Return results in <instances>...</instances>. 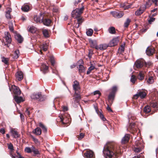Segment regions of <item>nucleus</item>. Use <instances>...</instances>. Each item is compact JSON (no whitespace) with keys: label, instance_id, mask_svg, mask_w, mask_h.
<instances>
[{"label":"nucleus","instance_id":"obj_1","mask_svg":"<svg viewBox=\"0 0 158 158\" xmlns=\"http://www.w3.org/2000/svg\"><path fill=\"white\" fill-rule=\"evenodd\" d=\"M118 152L115 146L110 143L106 144L103 150L104 155L106 158H112L114 154Z\"/></svg>","mask_w":158,"mask_h":158},{"label":"nucleus","instance_id":"obj_2","mask_svg":"<svg viewBox=\"0 0 158 158\" xmlns=\"http://www.w3.org/2000/svg\"><path fill=\"white\" fill-rule=\"evenodd\" d=\"M84 6L80 8H76L73 10L71 13V16L74 18H77L79 17L81 14L83 13L84 10Z\"/></svg>","mask_w":158,"mask_h":158},{"label":"nucleus","instance_id":"obj_3","mask_svg":"<svg viewBox=\"0 0 158 158\" xmlns=\"http://www.w3.org/2000/svg\"><path fill=\"white\" fill-rule=\"evenodd\" d=\"M31 97L32 99H36L40 101H43L45 99V98L42 96L41 93H33L31 95Z\"/></svg>","mask_w":158,"mask_h":158},{"label":"nucleus","instance_id":"obj_4","mask_svg":"<svg viewBox=\"0 0 158 158\" xmlns=\"http://www.w3.org/2000/svg\"><path fill=\"white\" fill-rule=\"evenodd\" d=\"M144 65L147 66V64L144 60L142 59H139L137 60L135 62L134 65V68L139 69L141 68Z\"/></svg>","mask_w":158,"mask_h":158},{"label":"nucleus","instance_id":"obj_5","mask_svg":"<svg viewBox=\"0 0 158 158\" xmlns=\"http://www.w3.org/2000/svg\"><path fill=\"white\" fill-rule=\"evenodd\" d=\"M5 39L6 43L5 44L9 47V45L10 44L11 42V36L10 33L8 32H5Z\"/></svg>","mask_w":158,"mask_h":158},{"label":"nucleus","instance_id":"obj_6","mask_svg":"<svg viewBox=\"0 0 158 158\" xmlns=\"http://www.w3.org/2000/svg\"><path fill=\"white\" fill-rule=\"evenodd\" d=\"M146 95V93L143 91H140L137 92V93L133 96V98L137 99L139 97H140L141 98H144Z\"/></svg>","mask_w":158,"mask_h":158},{"label":"nucleus","instance_id":"obj_7","mask_svg":"<svg viewBox=\"0 0 158 158\" xmlns=\"http://www.w3.org/2000/svg\"><path fill=\"white\" fill-rule=\"evenodd\" d=\"M10 132L11 133V135L14 138H19V136L18 132L15 128L10 127Z\"/></svg>","mask_w":158,"mask_h":158},{"label":"nucleus","instance_id":"obj_8","mask_svg":"<svg viewBox=\"0 0 158 158\" xmlns=\"http://www.w3.org/2000/svg\"><path fill=\"white\" fill-rule=\"evenodd\" d=\"M110 13L112 15L113 17L118 19L122 17L124 14L123 12H117L115 11H111Z\"/></svg>","mask_w":158,"mask_h":158},{"label":"nucleus","instance_id":"obj_9","mask_svg":"<svg viewBox=\"0 0 158 158\" xmlns=\"http://www.w3.org/2000/svg\"><path fill=\"white\" fill-rule=\"evenodd\" d=\"M8 148L10 150V154L12 158H18V156L15 154H13V152L14 150V147L13 144L10 143L7 144Z\"/></svg>","mask_w":158,"mask_h":158},{"label":"nucleus","instance_id":"obj_10","mask_svg":"<svg viewBox=\"0 0 158 158\" xmlns=\"http://www.w3.org/2000/svg\"><path fill=\"white\" fill-rule=\"evenodd\" d=\"M118 41L119 40L118 37L113 38L108 44L109 47H111L117 45Z\"/></svg>","mask_w":158,"mask_h":158},{"label":"nucleus","instance_id":"obj_11","mask_svg":"<svg viewBox=\"0 0 158 158\" xmlns=\"http://www.w3.org/2000/svg\"><path fill=\"white\" fill-rule=\"evenodd\" d=\"M82 60H79L77 64V67L78 68L79 72L80 73H83L85 71V69L83 66L81 64H80V62L82 63Z\"/></svg>","mask_w":158,"mask_h":158},{"label":"nucleus","instance_id":"obj_12","mask_svg":"<svg viewBox=\"0 0 158 158\" xmlns=\"http://www.w3.org/2000/svg\"><path fill=\"white\" fill-rule=\"evenodd\" d=\"M44 15L43 14H40V16H35L34 17V20L37 23L42 22Z\"/></svg>","mask_w":158,"mask_h":158},{"label":"nucleus","instance_id":"obj_13","mask_svg":"<svg viewBox=\"0 0 158 158\" xmlns=\"http://www.w3.org/2000/svg\"><path fill=\"white\" fill-rule=\"evenodd\" d=\"M89 42L91 47L94 48L97 50H98V45L97 42L96 40H90L89 41Z\"/></svg>","mask_w":158,"mask_h":158},{"label":"nucleus","instance_id":"obj_14","mask_svg":"<svg viewBox=\"0 0 158 158\" xmlns=\"http://www.w3.org/2000/svg\"><path fill=\"white\" fill-rule=\"evenodd\" d=\"M12 88L13 89V92L15 95H20L21 94V91L19 87L15 85L12 86Z\"/></svg>","mask_w":158,"mask_h":158},{"label":"nucleus","instance_id":"obj_15","mask_svg":"<svg viewBox=\"0 0 158 158\" xmlns=\"http://www.w3.org/2000/svg\"><path fill=\"white\" fill-rule=\"evenodd\" d=\"M73 88L75 92H77L80 89V88L79 85V83L77 81L73 82Z\"/></svg>","mask_w":158,"mask_h":158},{"label":"nucleus","instance_id":"obj_16","mask_svg":"<svg viewBox=\"0 0 158 158\" xmlns=\"http://www.w3.org/2000/svg\"><path fill=\"white\" fill-rule=\"evenodd\" d=\"M130 138V135L129 134H126L123 138L121 140V142L122 144H125L127 143Z\"/></svg>","mask_w":158,"mask_h":158},{"label":"nucleus","instance_id":"obj_17","mask_svg":"<svg viewBox=\"0 0 158 158\" xmlns=\"http://www.w3.org/2000/svg\"><path fill=\"white\" fill-rule=\"evenodd\" d=\"M15 76L17 79L19 81H20L23 79V73L22 71H20L17 72Z\"/></svg>","mask_w":158,"mask_h":158},{"label":"nucleus","instance_id":"obj_18","mask_svg":"<svg viewBox=\"0 0 158 158\" xmlns=\"http://www.w3.org/2000/svg\"><path fill=\"white\" fill-rule=\"evenodd\" d=\"M146 9L145 6H141L139 9L135 12V15H139L142 14Z\"/></svg>","mask_w":158,"mask_h":158},{"label":"nucleus","instance_id":"obj_19","mask_svg":"<svg viewBox=\"0 0 158 158\" xmlns=\"http://www.w3.org/2000/svg\"><path fill=\"white\" fill-rule=\"evenodd\" d=\"M94 155L93 152L91 150L87 151L84 154V156L85 158L92 157Z\"/></svg>","mask_w":158,"mask_h":158},{"label":"nucleus","instance_id":"obj_20","mask_svg":"<svg viewBox=\"0 0 158 158\" xmlns=\"http://www.w3.org/2000/svg\"><path fill=\"white\" fill-rule=\"evenodd\" d=\"M109 47L108 44H101L98 46L97 50H106Z\"/></svg>","mask_w":158,"mask_h":158},{"label":"nucleus","instance_id":"obj_21","mask_svg":"<svg viewBox=\"0 0 158 158\" xmlns=\"http://www.w3.org/2000/svg\"><path fill=\"white\" fill-rule=\"evenodd\" d=\"M48 66L44 64H42L40 67V71H42L44 73H46L48 70Z\"/></svg>","mask_w":158,"mask_h":158},{"label":"nucleus","instance_id":"obj_22","mask_svg":"<svg viewBox=\"0 0 158 158\" xmlns=\"http://www.w3.org/2000/svg\"><path fill=\"white\" fill-rule=\"evenodd\" d=\"M154 52L155 50L153 48L148 47L146 50L147 54L149 56L152 55Z\"/></svg>","mask_w":158,"mask_h":158},{"label":"nucleus","instance_id":"obj_23","mask_svg":"<svg viewBox=\"0 0 158 158\" xmlns=\"http://www.w3.org/2000/svg\"><path fill=\"white\" fill-rule=\"evenodd\" d=\"M77 92H75L74 94V98L73 99H75V101L77 102H78L80 99H81V97L80 94L77 93Z\"/></svg>","mask_w":158,"mask_h":158},{"label":"nucleus","instance_id":"obj_24","mask_svg":"<svg viewBox=\"0 0 158 158\" xmlns=\"http://www.w3.org/2000/svg\"><path fill=\"white\" fill-rule=\"evenodd\" d=\"M17 95H15L14 97V99L17 103H19L24 101L22 97H19L17 96Z\"/></svg>","mask_w":158,"mask_h":158},{"label":"nucleus","instance_id":"obj_25","mask_svg":"<svg viewBox=\"0 0 158 158\" xmlns=\"http://www.w3.org/2000/svg\"><path fill=\"white\" fill-rule=\"evenodd\" d=\"M33 133L36 135H40L41 133V129L40 127H37L33 131Z\"/></svg>","mask_w":158,"mask_h":158},{"label":"nucleus","instance_id":"obj_26","mask_svg":"<svg viewBox=\"0 0 158 158\" xmlns=\"http://www.w3.org/2000/svg\"><path fill=\"white\" fill-rule=\"evenodd\" d=\"M12 11V9L10 8H9L6 11L5 16L6 18L7 19H11V15L10 13Z\"/></svg>","mask_w":158,"mask_h":158},{"label":"nucleus","instance_id":"obj_27","mask_svg":"<svg viewBox=\"0 0 158 158\" xmlns=\"http://www.w3.org/2000/svg\"><path fill=\"white\" fill-rule=\"evenodd\" d=\"M16 39L19 43H21L23 41V39L22 36L19 34H16L15 36Z\"/></svg>","mask_w":158,"mask_h":158},{"label":"nucleus","instance_id":"obj_28","mask_svg":"<svg viewBox=\"0 0 158 158\" xmlns=\"http://www.w3.org/2000/svg\"><path fill=\"white\" fill-rule=\"evenodd\" d=\"M137 78L140 80H143L144 78V72L142 71H140L139 74L137 76Z\"/></svg>","mask_w":158,"mask_h":158},{"label":"nucleus","instance_id":"obj_29","mask_svg":"<svg viewBox=\"0 0 158 158\" xmlns=\"http://www.w3.org/2000/svg\"><path fill=\"white\" fill-rule=\"evenodd\" d=\"M42 22L44 25L48 26L51 23V20L48 19H45L44 20L43 19Z\"/></svg>","mask_w":158,"mask_h":158},{"label":"nucleus","instance_id":"obj_30","mask_svg":"<svg viewBox=\"0 0 158 158\" xmlns=\"http://www.w3.org/2000/svg\"><path fill=\"white\" fill-rule=\"evenodd\" d=\"M21 9L24 12H27L29 9V6L27 5H24L21 7Z\"/></svg>","mask_w":158,"mask_h":158},{"label":"nucleus","instance_id":"obj_31","mask_svg":"<svg viewBox=\"0 0 158 158\" xmlns=\"http://www.w3.org/2000/svg\"><path fill=\"white\" fill-rule=\"evenodd\" d=\"M19 52L18 50H15L13 55V58L14 59H17L19 56Z\"/></svg>","mask_w":158,"mask_h":158},{"label":"nucleus","instance_id":"obj_32","mask_svg":"<svg viewBox=\"0 0 158 158\" xmlns=\"http://www.w3.org/2000/svg\"><path fill=\"white\" fill-rule=\"evenodd\" d=\"M39 126L42 129L43 131L45 132L47 131V128L41 123H40Z\"/></svg>","mask_w":158,"mask_h":158},{"label":"nucleus","instance_id":"obj_33","mask_svg":"<svg viewBox=\"0 0 158 158\" xmlns=\"http://www.w3.org/2000/svg\"><path fill=\"white\" fill-rule=\"evenodd\" d=\"M108 31L110 33L112 34H114L115 32V28L113 27H110L108 29Z\"/></svg>","mask_w":158,"mask_h":158},{"label":"nucleus","instance_id":"obj_34","mask_svg":"<svg viewBox=\"0 0 158 158\" xmlns=\"http://www.w3.org/2000/svg\"><path fill=\"white\" fill-rule=\"evenodd\" d=\"M32 152L35 155H38L40 154L39 152L37 149H36L34 146H32Z\"/></svg>","mask_w":158,"mask_h":158},{"label":"nucleus","instance_id":"obj_35","mask_svg":"<svg viewBox=\"0 0 158 158\" xmlns=\"http://www.w3.org/2000/svg\"><path fill=\"white\" fill-rule=\"evenodd\" d=\"M151 110L150 107L149 106H146L144 107L143 111L146 113H148Z\"/></svg>","mask_w":158,"mask_h":158},{"label":"nucleus","instance_id":"obj_36","mask_svg":"<svg viewBox=\"0 0 158 158\" xmlns=\"http://www.w3.org/2000/svg\"><path fill=\"white\" fill-rule=\"evenodd\" d=\"M93 33V30L91 28L89 29L86 32L87 35L88 36H91L92 35Z\"/></svg>","mask_w":158,"mask_h":158},{"label":"nucleus","instance_id":"obj_37","mask_svg":"<svg viewBox=\"0 0 158 158\" xmlns=\"http://www.w3.org/2000/svg\"><path fill=\"white\" fill-rule=\"evenodd\" d=\"M60 119V121L63 124H66L67 122H64V121L65 120V116L64 115H60L59 116Z\"/></svg>","mask_w":158,"mask_h":158},{"label":"nucleus","instance_id":"obj_38","mask_svg":"<svg viewBox=\"0 0 158 158\" xmlns=\"http://www.w3.org/2000/svg\"><path fill=\"white\" fill-rule=\"evenodd\" d=\"M36 31V28L33 26L31 27L29 29V31L33 33H35Z\"/></svg>","mask_w":158,"mask_h":158},{"label":"nucleus","instance_id":"obj_39","mask_svg":"<svg viewBox=\"0 0 158 158\" xmlns=\"http://www.w3.org/2000/svg\"><path fill=\"white\" fill-rule=\"evenodd\" d=\"M131 22V20L129 18H127L124 23V27H128Z\"/></svg>","mask_w":158,"mask_h":158},{"label":"nucleus","instance_id":"obj_40","mask_svg":"<svg viewBox=\"0 0 158 158\" xmlns=\"http://www.w3.org/2000/svg\"><path fill=\"white\" fill-rule=\"evenodd\" d=\"M136 80V79L135 77V76L134 75H132L131 77L130 81L133 84L135 83V81Z\"/></svg>","mask_w":158,"mask_h":158},{"label":"nucleus","instance_id":"obj_41","mask_svg":"<svg viewBox=\"0 0 158 158\" xmlns=\"http://www.w3.org/2000/svg\"><path fill=\"white\" fill-rule=\"evenodd\" d=\"M152 2L151 0H148V1L146 2V5L144 6H145L146 8L150 7L152 4Z\"/></svg>","mask_w":158,"mask_h":158},{"label":"nucleus","instance_id":"obj_42","mask_svg":"<svg viewBox=\"0 0 158 158\" xmlns=\"http://www.w3.org/2000/svg\"><path fill=\"white\" fill-rule=\"evenodd\" d=\"M41 47L44 51H46L48 49V45L46 43L43 44L41 45Z\"/></svg>","mask_w":158,"mask_h":158},{"label":"nucleus","instance_id":"obj_43","mask_svg":"<svg viewBox=\"0 0 158 158\" xmlns=\"http://www.w3.org/2000/svg\"><path fill=\"white\" fill-rule=\"evenodd\" d=\"M25 152L27 153H31L32 152V147L31 148L26 147L24 150Z\"/></svg>","mask_w":158,"mask_h":158},{"label":"nucleus","instance_id":"obj_44","mask_svg":"<svg viewBox=\"0 0 158 158\" xmlns=\"http://www.w3.org/2000/svg\"><path fill=\"white\" fill-rule=\"evenodd\" d=\"M99 117L102 120L103 122L105 123H106L107 121L106 120V118L104 117V115L101 113L99 114Z\"/></svg>","mask_w":158,"mask_h":158},{"label":"nucleus","instance_id":"obj_45","mask_svg":"<svg viewBox=\"0 0 158 158\" xmlns=\"http://www.w3.org/2000/svg\"><path fill=\"white\" fill-rule=\"evenodd\" d=\"M114 94H115L111 92L108 96V99L109 100H110L111 101L113 100L114 97Z\"/></svg>","mask_w":158,"mask_h":158},{"label":"nucleus","instance_id":"obj_46","mask_svg":"<svg viewBox=\"0 0 158 158\" xmlns=\"http://www.w3.org/2000/svg\"><path fill=\"white\" fill-rule=\"evenodd\" d=\"M95 68L94 66L91 65L88 69V70L87 72V74H89L90 72Z\"/></svg>","mask_w":158,"mask_h":158},{"label":"nucleus","instance_id":"obj_47","mask_svg":"<svg viewBox=\"0 0 158 158\" xmlns=\"http://www.w3.org/2000/svg\"><path fill=\"white\" fill-rule=\"evenodd\" d=\"M50 61L53 67H54L55 63L54 58L53 56H50Z\"/></svg>","mask_w":158,"mask_h":158},{"label":"nucleus","instance_id":"obj_48","mask_svg":"<svg viewBox=\"0 0 158 158\" xmlns=\"http://www.w3.org/2000/svg\"><path fill=\"white\" fill-rule=\"evenodd\" d=\"M8 58H6L4 57L2 58V61L5 64H8Z\"/></svg>","mask_w":158,"mask_h":158},{"label":"nucleus","instance_id":"obj_49","mask_svg":"<svg viewBox=\"0 0 158 158\" xmlns=\"http://www.w3.org/2000/svg\"><path fill=\"white\" fill-rule=\"evenodd\" d=\"M43 34L44 36L46 37H48V32L47 30L44 29L43 31Z\"/></svg>","mask_w":158,"mask_h":158},{"label":"nucleus","instance_id":"obj_50","mask_svg":"<svg viewBox=\"0 0 158 158\" xmlns=\"http://www.w3.org/2000/svg\"><path fill=\"white\" fill-rule=\"evenodd\" d=\"M85 136V134L83 133H81L77 137L78 139L79 140H81Z\"/></svg>","mask_w":158,"mask_h":158},{"label":"nucleus","instance_id":"obj_51","mask_svg":"<svg viewBox=\"0 0 158 158\" xmlns=\"http://www.w3.org/2000/svg\"><path fill=\"white\" fill-rule=\"evenodd\" d=\"M154 81L152 77H150L147 80V82L149 84H152Z\"/></svg>","mask_w":158,"mask_h":158},{"label":"nucleus","instance_id":"obj_52","mask_svg":"<svg viewBox=\"0 0 158 158\" xmlns=\"http://www.w3.org/2000/svg\"><path fill=\"white\" fill-rule=\"evenodd\" d=\"M135 124L134 123H130L129 125V128L133 130V129L134 127Z\"/></svg>","mask_w":158,"mask_h":158},{"label":"nucleus","instance_id":"obj_53","mask_svg":"<svg viewBox=\"0 0 158 158\" xmlns=\"http://www.w3.org/2000/svg\"><path fill=\"white\" fill-rule=\"evenodd\" d=\"M9 28L10 30L12 31H14V28L12 25V23H9Z\"/></svg>","mask_w":158,"mask_h":158},{"label":"nucleus","instance_id":"obj_54","mask_svg":"<svg viewBox=\"0 0 158 158\" xmlns=\"http://www.w3.org/2000/svg\"><path fill=\"white\" fill-rule=\"evenodd\" d=\"M124 47H125V44H122L120 48H119V49L121 50V52H123L124 50Z\"/></svg>","mask_w":158,"mask_h":158},{"label":"nucleus","instance_id":"obj_55","mask_svg":"<svg viewBox=\"0 0 158 158\" xmlns=\"http://www.w3.org/2000/svg\"><path fill=\"white\" fill-rule=\"evenodd\" d=\"M141 149L140 148L137 147H135L134 149V151L135 152H138L141 151Z\"/></svg>","mask_w":158,"mask_h":158},{"label":"nucleus","instance_id":"obj_56","mask_svg":"<svg viewBox=\"0 0 158 158\" xmlns=\"http://www.w3.org/2000/svg\"><path fill=\"white\" fill-rule=\"evenodd\" d=\"M150 105L153 108H157V103L156 102H153Z\"/></svg>","mask_w":158,"mask_h":158},{"label":"nucleus","instance_id":"obj_57","mask_svg":"<svg viewBox=\"0 0 158 158\" xmlns=\"http://www.w3.org/2000/svg\"><path fill=\"white\" fill-rule=\"evenodd\" d=\"M83 20H84L82 18H79L77 19V21L78 22V24L81 25L82 22H83Z\"/></svg>","mask_w":158,"mask_h":158},{"label":"nucleus","instance_id":"obj_58","mask_svg":"<svg viewBox=\"0 0 158 158\" xmlns=\"http://www.w3.org/2000/svg\"><path fill=\"white\" fill-rule=\"evenodd\" d=\"M98 94V98L101 95V93L99 90H96L94 92V95Z\"/></svg>","mask_w":158,"mask_h":158},{"label":"nucleus","instance_id":"obj_59","mask_svg":"<svg viewBox=\"0 0 158 158\" xmlns=\"http://www.w3.org/2000/svg\"><path fill=\"white\" fill-rule=\"evenodd\" d=\"M112 93L115 94L117 90V87L116 86H113L112 89Z\"/></svg>","mask_w":158,"mask_h":158},{"label":"nucleus","instance_id":"obj_60","mask_svg":"<svg viewBox=\"0 0 158 158\" xmlns=\"http://www.w3.org/2000/svg\"><path fill=\"white\" fill-rule=\"evenodd\" d=\"M152 3H155V5L156 6H158V0H151Z\"/></svg>","mask_w":158,"mask_h":158},{"label":"nucleus","instance_id":"obj_61","mask_svg":"<svg viewBox=\"0 0 158 158\" xmlns=\"http://www.w3.org/2000/svg\"><path fill=\"white\" fill-rule=\"evenodd\" d=\"M155 19L154 18L151 17L148 20L149 23L150 24H151L152 22H153Z\"/></svg>","mask_w":158,"mask_h":158},{"label":"nucleus","instance_id":"obj_62","mask_svg":"<svg viewBox=\"0 0 158 158\" xmlns=\"http://www.w3.org/2000/svg\"><path fill=\"white\" fill-rule=\"evenodd\" d=\"M0 132L1 133H2V134H4L5 133V130L3 128H2L0 129Z\"/></svg>","mask_w":158,"mask_h":158},{"label":"nucleus","instance_id":"obj_63","mask_svg":"<svg viewBox=\"0 0 158 158\" xmlns=\"http://www.w3.org/2000/svg\"><path fill=\"white\" fill-rule=\"evenodd\" d=\"M33 139L34 142L36 143H39V142L38 139L35 138H33Z\"/></svg>","mask_w":158,"mask_h":158},{"label":"nucleus","instance_id":"obj_64","mask_svg":"<svg viewBox=\"0 0 158 158\" xmlns=\"http://www.w3.org/2000/svg\"><path fill=\"white\" fill-rule=\"evenodd\" d=\"M68 110V108L67 106H64L63 107V110L64 111H67Z\"/></svg>","mask_w":158,"mask_h":158}]
</instances>
